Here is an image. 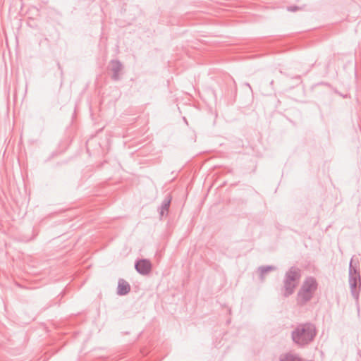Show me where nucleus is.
Masks as SVG:
<instances>
[{
	"instance_id": "nucleus-1",
	"label": "nucleus",
	"mask_w": 361,
	"mask_h": 361,
	"mask_svg": "<svg viewBox=\"0 0 361 361\" xmlns=\"http://www.w3.org/2000/svg\"><path fill=\"white\" fill-rule=\"evenodd\" d=\"M314 336V328L310 324L302 325L293 333L294 341L300 345H305L311 341Z\"/></svg>"
},
{
	"instance_id": "nucleus-2",
	"label": "nucleus",
	"mask_w": 361,
	"mask_h": 361,
	"mask_svg": "<svg viewBox=\"0 0 361 361\" xmlns=\"http://www.w3.org/2000/svg\"><path fill=\"white\" fill-rule=\"evenodd\" d=\"M317 283L314 279L307 278L305 280L300 288L299 297L302 300L306 301L311 298L312 294L317 290Z\"/></svg>"
},
{
	"instance_id": "nucleus-3",
	"label": "nucleus",
	"mask_w": 361,
	"mask_h": 361,
	"mask_svg": "<svg viewBox=\"0 0 361 361\" xmlns=\"http://www.w3.org/2000/svg\"><path fill=\"white\" fill-rule=\"evenodd\" d=\"M136 271L142 275H147L152 270V264L147 259L137 260L135 263Z\"/></svg>"
},
{
	"instance_id": "nucleus-4",
	"label": "nucleus",
	"mask_w": 361,
	"mask_h": 361,
	"mask_svg": "<svg viewBox=\"0 0 361 361\" xmlns=\"http://www.w3.org/2000/svg\"><path fill=\"white\" fill-rule=\"evenodd\" d=\"M111 64V71L113 74L111 76V79L114 81H118L120 80L119 73L123 69V64L119 60L112 59L110 61Z\"/></svg>"
},
{
	"instance_id": "nucleus-5",
	"label": "nucleus",
	"mask_w": 361,
	"mask_h": 361,
	"mask_svg": "<svg viewBox=\"0 0 361 361\" xmlns=\"http://www.w3.org/2000/svg\"><path fill=\"white\" fill-rule=\"evenodd\" d=\"M130 290V284L123 279H120L118 282L117 294L118 295H126Z\"/></svg>"
},
{
	"instance_id": "nucleus-6",
	"label": "nucleus",
	"mask_w": 361,
	"mask_h": 361,
	"mask_svg": "<svg viewBox=\"0 0 361 361\" xmlns=\"http://www.w3.org/2000/svg\"><path fill=\"white\" fill-rule=\"evenodd\" d=\"M171 202V197L169 195H166L163 200L161 206L159 207V212L161 218L163 217L164 215L168 214Z\"/></svg>"
},
{
	"instance_id": "nucleus-7",
	"label": "nucleus",
	"mask_w": 361,
	"mask_h": 361,
	"mask_svg": "<svg viewBox=\"0 0 361 361\" xmlns=\"http://www.w3.org/2000/svg\"><path fill=\"white\" fill-rule=\"evenodd\" d=\"M300 274L297 271H290L287 276L286 284L290 292L295 286V281L299 279Z\"/></svg>"
},
{
	"instance_id": "nucleus-8",
	"label": "nucleus",
	"mask_w": 361,
	"mask_h": 361,
	"mask_svg": "<svg viewBox=\"0 0 361 361\" xmlns=\"http://www.w3.org/2000/svg\"><path fill=\"white\" fill-rule=\"evenodd\" d=\"M283 361H300L298 358L292 355L287 356Z\"/></svg>"
},
{
	"instance_id": "nucleus-9",
	"label": "nucleus",
	"mask_w": 361,
	"mask_h": 361,
	"mask_svg": "<svg viewBox=\"0 0 361 361\" xmlns=\"http://www.w3.org/2000/svg\"><path fill=\"white\" fill-rule=\"evenodd\" d=\"M183 120H184V122H185L186 124H188V121H187V120H186V118H185V117H183Z\"/></svg>"
}]
</instances>
